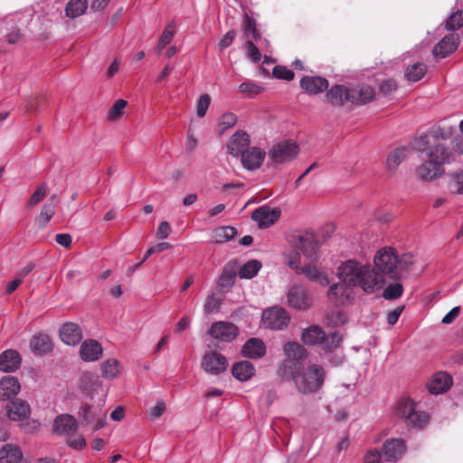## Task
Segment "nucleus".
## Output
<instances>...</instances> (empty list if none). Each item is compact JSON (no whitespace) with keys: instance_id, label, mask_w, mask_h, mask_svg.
Wrapping results in <instances>:
<instances>
[{"instance_id":"a19ab883","label":"nucleus","mask_w":463,"mask_h":463,"mask_svg":"<svg viewBox=\"0 0 463 463\" xmlns=\"http://www.w3.org/2000/svg\"><path fill=\"white\" fill-rule=\"evenodd\" d=\"M239 91L243 94L245 98L252 99L261 93L263 91V88L254 81L248 80L242 82L239 86Z\"/></svg>"},{"instance_id":"bb28decb","label":"nucleus","mask_w":463,"mask_h":463,"mask_svg":"<svg viewBox=\"0 0 463 463\" xmlns=\"http://www.w3.org/2000/svg\"><path fill=\"white\" fill-rule=\"evenodd\" d=\"M101 345L94 339L85 340L80 349V358L85 362H94L102 355Z\"/></svg>"},{"instance_id":"49530a36","label":"nucleus","mask_w":463,"mask_h":463,"mask_svg":"<svg viewBox=\"0 0 463 463\" xmlns=\"http://www.w3.org/2000/svg\"><path fill=\"white\" fill-rule=\"evenodd\" d=\"M403 293V287L400 283H393L388 285L383 292V297L385 299L392 300L400 298Z\"/></svg>"},{"instance_id":"e2e57ef3","label":"nucleus","mask_w":463,"mask_h":463,"mask_svg":"<svg viewBox=\"0 0 463 463\" xmlns=\"http://www.w3.org/2000/svg\"><path fill=\"white\" fill-rule=\"evenodd\" d=\"M236 123V117L232 113H226L222 117V119L220 121V125L222 126V128H228Z\"/></svg>"},{"instance_id":"58836bf2","label":"nucleus","mask_w":463,"mask_h":463,"mask_svg":"<svg viewBox=\"0 0 463 463\" xmlns=\"http://www.w3.org/2000/svg\"><path fill=\"white\" fill-rule=\"evenodd\" d=\"M427 66L422 62H416L409 66L405 71V78L410 81L420 80L426 73Z\"/></svg>"},{"instance_id":"ddd939ff","label":"nucleus","mask_w":463,"mask_h":463,"mask_svg":"<svg viewBox=\"0 0 463 463\" xmlns=\"http://www.w3.org/2000/svg\"><path fill=\"white\" fill-rule=\"evenodd\" d=\"M353 285L340 280L330 285L327 291L328 300L335 306H345L354 299Z\"/></svg>"},{"instance_id":"f8f14e48","label":"nucleus","mask_w":463,"mask_h":463,"mask_svg":"<svg viewBox=\"0 0 463 463\" xmlns=\"http://www.w3.org/2000/svg\"><path fill=\"white\" fill-rule=\"evenodd\" d=\"M312 301L308 290L302 285H294L288 290L287 303L291 308L297 310L308 309L312 305Z\"/></svg>"},{"instance_id":"423d86ee","label":"nucleus","mask_w":463,"mask_h":463,"mask_svg":"<svg viewBox=\"0 0 463 463\" xmlns=\"http://www.w3.org/2000/svg\"><path fill=\"white\" fill-rule=\"evenodd\" d=\"M285 263L297 274H303L311 281L317 282L320 286L330 285V279L326 273L319 270L314 265L300 266V255L298 251H288L283 254Z\"/></svg>"},{"instance_id":"e433bc0d","label":"nucleus","mask_w":463,"mask_h":463,"mask_svg":"<svg viewBox=\"0 0 463 463\" xmlns=\"http://www.w3.org/2000/svg\"><path fill=\"white\" fill-rule=\"evenodd\" d=\"M87 7V0H71L65 7V13L68 17L76 18L83 14Z\"/></svg>"},{"instance_id":"0eeeda50","label":"nucleus","mask_w":463,"mask_h":463,"mask_svg":"<svg viewBox=\"0 0 463 463\" xmlns=\"http://www.w3.org/2000/svg\"><path fill=\"white\" fill-rule=\"evenodd\" d=\"M285 360L279 366V373L285 378L294 371L300 369L307 357L306 349L298 343L288 342L283 346Z\"/></svg>"},{"instance_id":"f3484780","label":"nucleus","mask_w":463,"mask_h":463,"mask_svg":"<svg viewBox=\"0 0 463 463\" xmlns=\"http://www.w3.org/2000/svg\"><path fill=\"white\" fill-rule=\"evenodd\" d=\"M227 366L226 357L216 351L206 353L203 357L202 367L208 373L220 374L226 370Z\"/></svg>"},{"instance_id":"f257e3e1","label":"nucleus","mask_w":463,"mask_h":463,"mask_svg":"<svg viewBox=\"0 0 463 463\" xmlns=\"http://www.w3.org/2000/svg\"><path fill=\"white\" fill-rule=\"evenodd\" d=\"M451 135L450 128L442 129L438 127L426 134L422 140L426 147L428 159L417 168V175L423 181H432L444 173L443 165L451 162L453 154L440 143V139L445 140Z\"/></svg>"},{"instance_id":"864d4df0","label":"nucleus","mask_w":463,"mask_h":463,"mask_svg":"<svg viewBox=\"0 0 463 463\" xmlns=\"http://www.w3.org/2000/svg\"><path fill=\"white\" fill-rule=\"evenodd\" d=\"M127 105L128 102L124 99L117 100L109 109L108 118L111 120L119 118L122 116L123 110L127 107Z\"/></svg>"},{"instance_id":"bf43d9fd","label":"nucleus","mask_w":463,"mask_h":463,"mask_svg":"<svg viewBox=\"0 0 463 463\" xmlns=\"http://www.w3.org/2000/svg\"><path fill=\"white\" fill-rule=\"evenodd\" d=\"M397 89V83L394 80H386L380 85V91L384 95H389L395 91Z\"/></svg>"},{"instance_id":"338daca9","label":"nucleus","mask_w":463,"mask_h":463,"mask_svg":"<svg viewBox=\"0 0 463 463\" xmlns=\"http://www.w3.org/2000/svg\"><path fill=\"white\" fill-rule=\"evenodd\" d=\"M165 411V404L164 402L159 401L156 403V405L151 409L150 416L153 418H159L164 411Z\"/></svg>"},{"instance_id":"37998d69","label":"nucleus","mask_w":463,"mask_h":463,"mask_svg":"<svg viewBox=\"0 0 463 463\" xmlns=\"http://www.w3.org/2000/svg\"><path fill=\"white\" fill-rule=\"evenodd\" d=\"M55 213V204L54 203H45L38 217L39 226L44 227L52 218Z\"/></svg>"},{"instance_id":"c85d7f7f","label":"nucleus","mask_w":463,"mask_h":463,"mask_svg":"<svg viewBox=\"0 0 463 463\" xmlns=\"http://www.w3.org/2000/svg\"><path fill=\"white\" fill-rule=\"evenodd\" d=\"M21 363V355L16 350L8 349L0 354V370L2 372H14L20 367Z\"/></svg>"},{"instance_id":"20e7f679","label":"nucleus","mask_w":463,"mask_h":463,"mask_svg":"<svg viewBox=\"0 0 463 463\" xmlns=\"http://www.w3.org/2000/svg\"><path fill=\"white\" fill-rule=\"evenodd\" d=\"M375 91L369 85H357L346 87L345 85H334L326 94V101L332 105L342 107L347 103L365 104L373 99Z\"/></svg>"},{"instance_id":"79ce46f5","label":"nucleus","mask_w":463,"mask_h":463,"mask_svg":"<svg viewBox=\"0 0 463 463\" xmlns=\"http://www.w3.org/2000/svg\"><path fill=\"white\" fill-rule=\"evenodd\" d=\"M102 376L114 379L119 373L118 362L116 359H108L101 364Z\"/></svg>"},{"instance_id":"f704fd0d","label":"nucleus","mask_w":463,"mask_h":463,"mask_svg":"<svg viewBox=\"0 0 463 463\" xmlns=\"http://www.w3.org/2000/svg\"><path fill=\"white\" fill-rule=\"evenodd\" d=\"M237 235V230L232 226H222L216 228L212 232L211 241L213 243H223L230 241Z\"/></svg>"},{"instance_id":"9b49d317","label":"nucleus","mask_w":463,"mask_h":463,"mask_svg":"<svg viewBox=\"0 0 463 463\" xmlns=\"http://www.w3.org/2000/svg\"><path fill=\"white\" fill-rule=\"evenodd\" d=\"M208 335L218 343H231L239 335V328L228 321L213 322L209 329Z\"/></svg>"},{"instance_id":"c03bdc74","label":"nucleus","mask_w":463,"mask_h":463,"mask_svg":"<svg viewBox=\"0 0 463 463\" xmlns=\"http://www.w3.org/2000/svg\"><path fill=\"white\" fill-rule=\"evenodd\" d=\"M175 35V24L171 23L165 26L158 41L157 49L161 52L167 44L171 43Z\"/></svg>"},{"instance_id":"4d7b16f0","label":"nucleus","mask_w":463,"mask_h":463,"mask_svg":"<svg viewBox=\"0 0 463 463\" xmlns=\"http://www.w3.org/2000/svg\"><path fill=\"white\" fill-rule=\"evenodd\" d=\"M220 307L219 299L214 294H211L207 297L203 305V310L205 313H212L217 310Z\"/></svg>"},{"instance_id":"6ab92c4d","label":"nucleus","mask_w":463,"mask_h":463,"mask_svg":"<svg viewBox=\"0 0 463 463\" xmlns=\"http://www.w3.org/2000/svg\"><path fill=\"white\" fill-rule=\"evenodd\" d=\"M267 153L260 146L250 147L240 158L243 168L249 171H255L262 165Z\"/></svg>"},{"instance_id":"de8ad7c7","label":"nucleus","mask_w":463,"mask_h":463,"mask_svg":"<svg viewBox=\"0 0 463 463\" xmlns=\"http://www.w3.org/2000/svg\"><path fill=\"white\" fill-rule=\"evenodd\" d=\"M463 26V10L453 13L447 20L446 28L449 31H456Z\"/></svg>"},{"instance_id":"0e129e2a","label":"nucleus","mask_w":463,"mask_h":463,"mask_svg":"<svg viewBox=\"0 0 463 463\" xmlns=\"http://www.w3.org/2000/svg\"><path fill=\"white\" fill-rule=\"evenodd\" d=\"M403 307H398L397 308L390 311L387 315V322L390 326H393L397 323L402 310Z\"/></svg>"},{"instance_id":"2eb2a0df","label":"nucleus","mask_w":463,"mask_h":463,"mask_svg":"<svg viewBox=\"0 0 463 463\" xmlns=\"http://www.w3.org/2000/svg\"><path fill=\"white\" fill-rule=\"evenodd\" d=\"M250 138L243 130H237L228 139L226 146L228 153L233 157H241L249 148Z\"/></svg>"},{"instance_id":"aec40b11","label":"nucleus","mask_w":463,"mask_h":463,"mask_svg":"<svg viewBox=\"0 0 463 463\" xmlns=\"http://www.w3.org/2000/svg\"><path fill=\"white\" fill-rule=\"evenodd\" d=\"M78 430V421L72 415L61 414L57 416L53 422V431L59 435L70 436Z\"/></svg>"},{"instance_id":"a211bd4d","label":"nucleus","mask_w":463,"mask_h":463,"mask_svg":"<svg viewBox=\"0 0 463 463\" xmlns=\"http://www.w3.org/2000/svg\"><path fill=\"white\" fill-rule=\"evenodd\" d=\"M80 415L87 424H92L94 430L101 429L106 422V412L100 406L84 405Z\"/></svg>"},{"instance_id":"4be33fe9","label":"nucleus","mask_w":463,"mask_h":463,"mask_svg":"<svg viewBox=\"0 0 463 463\" xmlns=\"http://www.w3.org/2000/svg\"><path fill=\"white\" fill-rule=\"evenodd\" d=\"M328 80L319 76H305L300 80V87L309 95H317L327 90Z\"/></svg>"},{"instance_id":"f03ea898","label":"nucleus","mask_w":463,"mask_h":463,"mask_svg":"<svg viewBox=\"0 0 463 463\" xmlns=\"http://www.w3.org/2000/svg\"><path fill=\"white\" fill-rule=\"evenodd\" d=\"M336 277L367 294L381 290L386 283L383 275L373 265L363 264L354 260L342 262L337 268Z\"/></svg>"},{"instance_id":"680f3d73","label":"nucleus","mask_w":463,"mask_h":463,"mask_svg":"<svg viewBox=\"0 0 463 463\" xmlns=\"http://www.w3.org/2000/svg\"><path fill=\"white\" fill-rule=\"evenodd\" d=\"M235 36L236 33L234 30L228 31L226 34L222 37V39L220 41V47L222 49L229 47L232 43Z\"/></svg>"},{"instance_id":"4468645a","label":"nucleus","mask_w":463,"mask_h":463,"mask_svg":"<svg viewBox=\"0 0 463 463\" xmlns=\"http://www.w3.org/2000/svg\"><path fill=\"white\" fill-rule=\"evenodd\" d=\"M261 321L267 328L282 330L289 322V317L283 307H273L263 311Z\"/></svg>"},{"instance_id":"1a4fd4ad","label":"nucleus","mask_w":463,"mask_h":463,"mask_svg":"<svg viewBox=\"0 0 463 463\" xmlns=\"http://www.w3.org/2000/svg\"><path fill=\"white\" fill-rule=\"evenodd\" d=\"M397 415L412 427H423L429 422V415L417 411L415 403L411 399H402L397 405Z\"/></svg>"},{"instance_id":"c9c22d12","label":"nucleus","mask_w":463,"mask_h":463,"mask_svg":"<svg viewBox=\"0 0 463 463\" xmlns=\"http://www.w3.org/2000/svg\"><path fill=\"white\" fill-rule=\"evenodd\" d=\"M256 21L254 18L250 16L249 14L244 15L243 19V33L248 41H256L260 40V34L259 33L256 28Z\"/></svg>"},{"instance_id":"a878e982","label":"nucleus","mask_w":463,"mask_h":463,"mask_svg":"<svg viewBox=\"0 0 463 463\" xmlns=\"http://www.w3.org/2000/svg\"><path fill=\"white\" fill-rule=\"evenodd\" d=\"M458 45V38L451 33L443 37L433 48V55L437 58H445L451 54Z\"/></svg>"},{"instance_id":"7c9ffc66","label":"nucleus","mask_w":463,"mask_h":463,"mask_svg":"<svg viewBox=\"0 0 463 463\" xmlns=\"http://www.w3.org/2000/svg\"><path fill=\"white\" fill-rule=\"evenodd\" d=\"M23 458V452L17 445L8 443L0 449V463H21Z\"/></svg>"},{"instance_id":"72a5a7b5","label":"nucleus","mask_w":463,"mask_h":463,"mask_svg":"<svg viewBox=\"0 0 463 463\" xmlns=\"http://www.w3.org/2000/svg\"><path fill=\"white\" fill-rule=\"evenodd\" d=\"M325 338V332L317 326H312L303 330L301 339L308 345H320Z\"/></svg>"},{"instance_id":"9d476101","label":"nucleus","mask_w":463,"mask_h":463,"mask_svg":"<svg viewBox=\"0 0 463 463\" xmlns=\"http://www.w3.org/2000/svg\"><path fill=\"white\" fill-rule=\"evenodd\" d=\"M295 244L297 250L294 251H298L299 254L301 252L303 256L310 262L317 260L319 243L313 232H299L295 236Z\"/></svg>"},{"instance_id":"6e6d98bb","label":"nucleus","mask_w":463,"mask_h":463,"mask_svg":"<svg viewBox=\"0 0 463 463\" xmlns=\"http://www.w3.org/2000/svg\"><path fill=\"white\" fill-rule=\"evenodd\" d=\"M272 73L275 78L279 80H291L294 78V72L285 66H275Z\"/></svg>"},{"instance_id":"8fccbe9b","label":"nucleus","mask_w":463,"mask_h":463,"mask_svg":"<svg viewBox=\"0 0 463 463\" xmlns=\"http://www.w3.org/2000/svg\"><path fill=\"white\" fill-rule=\"evenodd\" d=\"M211 104V97L208 94H203L196 101V115L203 118Z\"/></svg>"},{"instance_id":"473e14b6","label":"nucleus","mask_w":463,"mask_h":463,"mask_svg":"<svg viewBox=\"0 0 463 463\" xmlns=\"http://www.w3.org/2000/svg\"><path fill=\"white\" fill-rule=\"evenodd\" d=\"M52 342L50 337L44 334L34 335L30 342L31 350L37 354H43L52 350Z\"/></svg>"},{"instance_id":"3c124183","label":"nucleus","mask_w":463,"mask_h":463,"mask_svg":"<svg viewBox=\"0 0 463 463\" xmlns=\"http://www.w3.org/2000/svg\"><path fill=\"white\" fill-rule=\"evenodd\" d=\"M235 281V273L231 270L225 269L223 272L221 274L218 279V287L222 288H227L233 285Z\"/></svg>"},{"instance_id":"09e8293b","label":"nucleus","mask_w":463,"mask_h":463,"mask_svg":"<svg viewBox=\"0 0 463 463\" xmlns=\"http://www.w3.org/2000/svg\"><path fill=\"white\" fill-rule=\"evenodd\" d=\"M449 186L453 193L463 194V171H458L450 175Z\"/></svg>"},{"instance_id":"13d9d810","label":"nucleus","mask_w":463,"mask_h":463,"mask_svg":"<svg viewBox=\"0 0 463 463\" xmlns=\"http://www.w3.org/2000/svg\"><path fill=\"white\" fill-rule=\"evenodd\" d=\"M248 56L253 62H259L261 59V53L259 48L253 43V41H248L246 43Z\"/></svg>"},{"instance_id":"5701e85b","label":"nucleus","mask_w":463,"mask_h":463,"mask_svg":"<svg viewBox=\"0 0 463 463\" xmlns=\"http://www.w3.org/2000/svg\"><path fill=\"white\" fill-rule=\"evenodd\" d=\"M452 385L451 376L444 372H439L428 382L427 387L430 393L440 394L447 392Z\"/></svg>"},{"instance_id":"b1692460","label":"nucleus","mask_w":463,"mask_h":463,"mask_svg":"<svg viewBox=\"0 0 463 463\" xmlns=\"http://www.w3.org/2000/svg\"><path fill=\"white\" fill-rule=\"evenodd\" d=\"M21 390L18 379L12 375L4 376L0 380V399L8 401L14 398Z\"/></svg>"},{"instance_id":"603ef678","label":"nucleus","mask_w":463,"mask_h":463,"mask_svg":"<svg viewBox=\"0 0 463 463\" xmlns=\"http://www.w3.org/2000/svg\"><path fill=\"white\" fill-rule=\"evenodd\" d=\"M47 193V184L45 183L42 184L37 187L35 192L33 194L31 198L28 201V207L32 208L34 205H36L38 203H40Z\"/></svg>"},{"instance_id":"a18cd8bd","label":"nucleus","mask_w":463,"mask_h":463,"mask_svg":"<svg viewBox=\"0 0 463 463\" xmlns=\"http://www.w3.org/2000/svg\"><path fill=\"white\" fill-rule=\"evenodd\" d=\"M342 341V337L338 333H332L326 335L325 334V338L321 341L320 345H322L323 349L326 352L336 348Z\"/></svg>"},{"instance_id":"393cba45","label":"nucleus","mask_w":463,"mask_h":463,"mask_svg":"<svg viewBox=\"0 0 463 463\" xmlns=\"http://www.w3.org/2000/svg\"><path fill=\"white\" fill-rule=\"evenodd\" d=\"M60 337L68 345H76L82 339L81 329L75 323H65L60 328Z\"/></svg>"},{"instance_id":"cd10ccee","label":"nucleus","mask_w":463,"mask_h":463,"mask_svg":"<svg viewBox=\"0 0 463 463\" xmlns=\"http://www.w3.org/2000/svg\"><path fill=\"white\" fill-rule=\"evenodd\" d=\"M30 414V406L25 402L17 400L6 405V415L11 420L21 421L27 419Z\"/></svg>"},{"instance_id":"39448f33","label":"nucleus","mask_w":463,"mask_h":463,"mask_svg":"<svg viewBox=\"0 0 463 463\" xmlns=\"http://www.w3.org/2000/svg\"><path fill=\"white\" fill-rule=\"evenodd\" d=\"M285 378L291 379L297 390L303 394L317 392L321 389L326 379L325 369L317 364H308L294 371Z\"/></svg>"},{"instance_id":"4c0bfd02","label":"nucleus","mask_w":463,"mask_h":463,"mask_svg":"<svg viewBox=\"0 0 463 463\" xmlns=\"http://www.w3.org/2000/svg\"><path fill=\"white\" fill-rule=\"evenodd\" d=\"M407 149L405 147H400L392 150L386 160V165L389 170H395L398 165L405 159L407 156Z\"/></svg>"},{"instance_id":"412c9836","label":"nucleus","mask_w":463,"mask_h":463,"mask_svg":"<svg viewBox=\"0 0 463 463\" xmlns=\"http://www.w3.org/2000/svg\"><path fill=\"white\" fill-rule=\"evenodd\" d=\"M406 451V446L401 439H390L383 443V457L387 461H396Z\"/></svg>"},{"instance_id":"2f4dec72","label":"nucleus","mask_w":463,"mask_h":463,"mask_svg":"<svg viewBox=\"0 0 463 463\" xmlns=\"http://www.w3.org/2000/svg\"><path fill=\"white\" fill-rule=\"evenodd\" d=\"M232 373L237 380L245 382L254 375L255 368L250 362L241 361L232 365Z\"/></svg>"},{"instance_id":"c756f323","label":"nucleus","mask_w":463,"mask_h":463,"mask_svg":"<svg viewBox=\"0 0 463 463\" xmlns=\"http://www.w3.org/2000/svg\"><path fill=\"white\" fill-rule=\"evenodd\" d=\"M266 353V347L262 340L259 338L249 339L241 349V354L245 357L249 358H260L264 356Z\"/></svg>"},{"instance_id":"6e6552de","label":"nucleus","mask_w":463,"mask_h":463,"mask_svg":"<svg viewBox=\"0 0 463 463\" xmlns=\"http://www.w3.org/2000/svg\"><path fill=\"white\" fill-rule=\"evenodd\" d=\"M298 153L299 147L296 142L285 140L273 145L268 152V156L270 165H279L291 162Z\"/></svg>"},{"instance_id":"774afa93","label":"nucleus","mask_w":463,"mask_h":463,"mask_svg":"<svg viewBox=\"0 0 463 463\" xmlns=\"http://www.w3.org/2000/svg\"><path fill=\"white\" fill-rule=\"evenodd\" d=\"M55 241L62 247L68 248L71 244V237L68 233H60L55 236Z\"/></svg>"},{"instance_id":"dca6fc26","label":"nucleus","mask_w":463,"mask_h":463,"mask_svg":"<svg viewBox=\"0 0 463 463\" xmlns=\"http://www.w3.org/2000/svg\"><path fill=\"white\" fill-rule=\"evenodd\" d=\"M280 214L279 208L262 205L252 212L251 219L257 222L260 228H269L279 220Z\"/></svg>"},{"instance_id":"5fc2aeb1","label":"nucleus","mask_w":463,"mask_h":463,"mask_svg":"<svg viewBox=\"0 0 463 463\" xmlns=\"http://www.w3.org/2000/svg\"><path fill=\"white\" fill-rule=\"evenodd\" d=\"M326 319L330 325L338 326L344 325L346 322L347 317L343 311L337 310L328 314Z\"/></svg>"},{"instance_id":"052dcab7","label":"nucleus","mask_w":463,"mask_h":463,"mask_svg":"<svg viewBox=\"0 0 463 463\" xmlns=\"http://www.w3.org/2000/svg\"><path fill=\"white\" fill-rule=\"evenodd\" d=\"M68 445L75 449L80 450L86 447V440L83 436L79 435L69 439Z\"/></svg>"},{"instance_id":"ea45409f","label":"nucleus","mask_w":463,"mask_h":463,"mask_svg":"<svg viewBox=\"0 0 463 463\" xmlns=\"http://www.w3.org/2000/svg\"><path fill=\"white\" fill-rule=\"evenodd\" d=\"M261 268V263L259 260H250L246 262L239 270L241 279H252L255 277Z\"/></svg>"},{"instance_id":"7ed1b4c3","label":"nucleus","mask_w":463,"mask_h":463,"mask_svg":"<svg viewBox=\"0 0 463 463\" xmlns=\"http://www.w3.org/2000/svg\"><path fill=\"white\" fill-rule=\"evenodd\" d=\"M414 264V257L410 253L398 256L392 247H383L373 257V266L387 279H400L408 273Z\"/></svg>"},{"instance_id":"69168bd1","label":"nucleus","mask_w":463,"mask_h":463,"mask_svg":"<svg viewBox=\"0 0 463 463\" xmlns=\"http://www.w3.org/2000/svg\"><path fill=\"white\" fill-rule=\"evenodd\" d=\"M171 232V226L168 222H163L160 223L157 229V237L160 239H165Z\"/></svg>"}]
</instances>
